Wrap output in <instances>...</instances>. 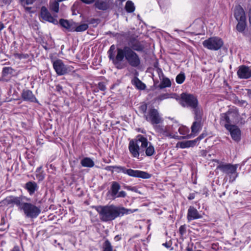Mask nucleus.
Returning a JSON list of instances; mask_svg holds the SVG:
<instances>
[{"label":"nucleus","instance_id":"nucleus-33","mask_svg":"<svg viewBox=\"0 0 251 251\" xmlns=\"http://www.w3.org/2000/svg\"><path fill=\"white\" fill-rule=\"evenodd\" d=\"M237 21L238 22V23L236 26L237 30L239 32L243 31L246 25V20H242Z\"/></svg>","mask_w":251,"mask_h":251},{"label":"nucleus","instance_id":"nucleus-26","mask_svg":"<svg viewBox=\"0 0 251 251\" xmlns=\"http://www.w3.org/2000/svg\"><path fill=\"white\" fill-rule=\"evenodd\" d=\"M232 123H233L232 120L230 119L226 112L222 113L221 115L220 123L221 124L223 125L225 127L226 124L227 125H233L231 124Z\"/></svg>","mask_w":251,"mask_h":251},{"label":"nucleus","instance_id":"nucleus-42","mask_svg":"<svg viewBox=\"0 0 251 251\" xmlns=\"http://www.w3.org/2000/svg\"><path fill=\"white\" fill-rule=\"evenodd\" d=\"M126 168L121 166H114V171H115L117 173H123L125 174Z\"/></svg>","mask_w":251,"mask_h":251},{"label":"nucleus","instance_id":"nucleus-3","mask_svg":"<svg viewBox=\"0 0 251 251\" xmlns=\"http://www.w3.org/2000/svg\"><path fill=\"white\" fill-rule=\"evenodd\" d=\"M124 57L128 63H140L139 56L130 47H125L123 49L119 48L117 49L116 60L122 61Z\"/></svg>","mask_w":251,"mask_h":251},{"label":"nucleus","instance_id":"nucleus-17","mask_svg":"<svg viewBox=\"0 0 251 251\" xmlns=\"http://www.w3.org/2000/svg\"><path fill=\"white\" fill-rule=\"evenodd\" d=\"M21 97L24 101L39 103L36 97L30 90L24 89L21 93Z\"/></svg>","mask_w":251,"mask_h":251},{"label":"nucleus","instance_id":"nucleus-61","mask_svg":"<svg viewBox=\"0 0 251 251\" xmlns=\"http://www.w3.org/2000/svg\"><path fill=\"white\" fill-rule=\"evenodd\" d=\"M5 27L4 24L0 22V32Z\"/></svg>","mask_w":251,"mask_h":251},{"label":"nucleus","instance_id":"nucleus-46","mask_svg":"<svg viewBox=\"0 0 251 251\" xmlns=\"http://www.w3.org/2000/svg\"><path fill=\"white\" fill-rule=\"evenodd\" d=\"M186 232V227L185 225L181 226L179 228V232L180 234L182 236Z\"/></svg>","mask_w":251,"mask_h":251},{"label":"nucleus","instance_id":"nucleus-20","mask_svg":"<svg viewBox=\"0 0 251 251\" xmlns=\"http://www.w3.org/2000/svg\"><path fill=\"white\" fill-rule=\"evenodd\" d=\"M202 218V216L197 209L193 206H189L187 214V219L188 222Z\"/></svg>","mask_w":251,"mask_h":251},{"label":"nucleus","instance_id":"nucleus-15","mask_svg":"<svg viewBox=\"0 0 251 251\" xmlns=\"http://www.w3.org/2000/svg\"><path fill=\"white\" fill-rule=\"evenodd\" d=\"M125 174L130 176L141 178L143 179H149L151 177V175L148 173L140 170H135L131 169H126Z\"/></svg>","mask_w":251,"mask_h":251},{"label":"nucleus","instance_id":"nucleus-38","mask_svg":"<svg viewBox=\"0 0 251 251\" xmlns=\"http://www.w3.org/2000/svg\"><path fill=\"white\" fill-rule=\"evenodd\" d=\"M185 79V74L183 72H180L176 78V80L177 83L178 84H182Z\"/></svg>","mask_w":251,"mask_h":251},{"label":"nucleus","instance_id":"nucleus-8","mask_svg":"<svg viewBox=\"0 0 251 251\" xmlns=\"http://www.w3.org/2000/svg\"><path fill=\"white\" fill-rule=\"evenodd\" d=\"M144 119L152 126L154 124H162L164 121L158 110L154 107L149 108L148 113L145 115Z\"/></svg>","mask_w":251,"mask_h":251},{"label":"nucleus","instance_id":"nucleus-60","mask_svg":"<svg viewBox=\"0 0 251 251\" xmlns=\"http://www.w3.org/2000/svg\"><path fill=\"white\" fill-rule=\"evenodd\" d=\"M121 239V237L119 235H117L114 237V240L116 241H118L120 240Z\"/></svg>","mask_w":251,"mask_h":251},{"label":"nucleus","instance_id":"nucleus-45","mask_svg":"<svg viewBox=\"0 0 251 251\" xmlns=\"http://www.w3.org/2000/svg\"><path fill=\"white\" fill-rule=\"evenodd\" d=\"M69 22V21L67 20L61 19L59 21V23L62 26L66 28L68 26Z\"/></svg>","mask_w":251,"mask_h":251},{"label":"nucleus","instance_id":"nucleus-32","mask_svg":"<svg viewBox=\"0 0 251 251\" xmlns=\"http://www.w3.org/2000/svg\"><path fill=\"white\" fill-rule=\"evenodd\" d=\"M103 251H114L113 247L108 239H106L103 244Z\"/></svg>","mask_w":251,"mask_h":251},{"label":"nucleus","instance_id":"nucleus-5","mask_svg":"<svg viewBox=\"0 0 251 251\" xmlns=\"http://www.w3.org/2000/svg\"><path fill=\"white\" fill-rule=\"evenodd\" d=\"M213 161L219 163L217 166V169L220 170L223 173L226 174L229 177V181L233 182L238 176V173L237 172L238 164L233 165L230 163H220L218 160H213Z\"/></svg>","mask_w":251,"mask_h":251},{"label":"nucleus","instance_id":"nucleus-39","mask_svg":"<svg viewBox=\"0 0 251 251\" xmlns=\"http://www.w3.org/2000/svg\"><path fill=\"white\" fill-rule=\"evenodd\" d=\"M233 102L234 104L238 105L240 106H244V105H247L248 102L246 100H240L237 97L235 96L233 99Z\"/></svg>","mask_w":251,"mask_h":251},{"label":"nucleus","instance_id":"nucleus-29","mask_svg":"<svg viewBox=\"0 0 251 251\" xmlns=\"http://www.w3.org/2000/svg\"><path fill=\"white\" fill-rule=\"evenodd\" d=\"M131 48H132L131 49L135 50L142 51L143 50L144 46L142 43L138 41H135L131 42Z\"/></svg>","mask_w":251,"mask_h":251},{"label":"nucleus","instance_id":"nucleus-27","mask_svg":"<svg viewBox=\"0 0 251 251\" xmlns=\"http://www.w3.org/2000/svg\"><path fill=\"white\" fill-rule=\"evenodd\" d=\"M80 164L83 167L92 168L95 165L94 161L90 157H84L80 161Z\"/></svg>","mask_w":251,"mask_h":251},{"label":"nucleus","instance_id":"nucleus-14","mask_svg":"<svg viewBox=\"0 0 251 251\" xmlns=\"http://www.w3.org/2000/svg\"><path fill=\"white\" fill-rule=\"evenodd\" d=\"M53 66L59 75H64L74 71V67L66 64H53Z\"/></svg>","mask_w":251,"mask_h":251},{"label":"nucleus","instance_id":"nucleus-11","mask_svg":"<svg viewBox=\"0 0 251 251\" xmlns=\"http://www.w3.org/2000/svg\"><path fill=\"white\" fill-rule=\"evenodd\" d=\"M177 123H176L172 126V132L169 131V127L167 126H164L162 124H154L152 126L156 132L160 134H162L166 137H173V132H176L174 129L178 127Z\"/></svg>","mask_w":251,"mask_h":251},{"label":"nucleus","instance_id":"nucleus-10","mask_svg":"<svg viewBox=\"0 0 251 251\" xmlns=\"http://www.w3.org/2000/svg\"><path fill=\"white\" fill-rule=\"evenodd\" d=\"M203 46L209 50H217L223 45V40L217 37H211L203 42Z\"/></svg>","mask_w":251,"mask_h":251},{"label":"nucleus","instance_id":"nucleus-41","mask_svg":"<svg viewBox=\"0 0 251 251\" xmlns=\"http://www.w3.org/2000/svg\"><path fill=\"white\" fill-rule=\"evenodd\" d=\"M178 131L180 134L187 135V133L189 132V129L186 127L182 126L178 128Z\"/></svg>","mask_w":251,"mask_h":251},{"label":"nucleus","instance_id":"nucleus-13","mask_svg":"<svg viewBox=\"0 0 251 251\" xmlns=\"http://www.w3.org/2000/svg\"><path fill=\"white\" fill-rule=\"evenodd\" d=\"M226 128L230 132L232 139L235 142H238L241 139V131L240 129L235 125H227L226 124Z\"/></svg>","mask_w":251,"mask_h":251},{"label":"nucleus","instance_id":"nucleus-47","mask_svg":"<svg viewBox=\"0 0 251 251\" xmlns=\"http://www.w3.org/2000/svg\"><path fill=\"white\" fill-rule=\"evenodd\" d=\"M98 87L100 91H104L106 90V86L103 82H99L98 84Z\"/></svg>","mask_w":251,"mask_h":251},{"label":"nucleus","instance_id":"nucleus-9","mask_svg":"<svg viewBox=\"0 0 251 251\" xmlns=\"http://www.w3.org/2000/svg\"><path fill=\"white\" fill-rule=\"evenodd\" d=\"M121 189L120 184L117 181L111 182V185L110 190L107 193V196L109 197V199L115 200L119 198H125L126 193L124 191H119Z\"/></svg>","mask_w":251,"mask_h":251},{"label":"nucleus","instance_id":"nucleus-51","mask_svg":"<svg viewBox=\"0 0 251 251\" xmlns=\"http://www.w3.org/2000/svg\"><path fill=\"white\" fill-rule=\"evenodd\" d=\"M114 166H108L105 168V169L108 171L113 172L114 171Z\"/></svg>","mask_w":251,"mask_h":251},{"label":"nucleus","instance_id":"nucleus-55","mask_svg":"<svg viewBox=\"0 0 251 251\" xmlns=\"http://www.w3.org/2000/svg\"><path fill=\"white\" fill-rule=\"evenodd\" d=\"M167 97H166V95H161L159 96H158L157 98L158 100H162L165 99H166Z\"/></svg>","mask_w":251,"mask_h":251},{"label":"nucleus","instance_id":"nucleus-59","mask_svg":"<svg viewBox=\"0 0 251 251\" xmlns=\"http://www.w3.org/2000/svg\"><path fill=\"white\" fill-rule=\"evenodd\" d=\"M11 251H20V250L19 247L17 246H16L13 248Z\"/></svg>","mask_w":251,"mask_h":251},{"label":"nucleus","instance_id":"nucleus-18","mask_svg":"<svg viewBox=\"0 0 251 251\" xmlns=\"http://www.w3.org/2000/svg\"><path fill=\"white\" fill-rule=\"evenodd\" d=\"M40 17L41 18L46 21L51 23L53 24H56L57 21L53 18L48 9L45 6H42L40 10Z\"/></svg>","mask_w":251,"mask_h":251},{"label":"nucleus","instance_id":"nucleus-37","mask_svg":"<svg viewBox=\"0 0 251 251\" xmlns=\"http://www.w3.org/2000/svg\"><path fill=\"white\" fill-rule=\"evenodd\" d=\"M116 47L115 45H112L108 51V56L110 60L114 61L115 59V51Z\"/></svg>","mask_w":251,"mask_h":251},{"label":"nucleus","instance_id":"nucleus-44","mask_svg":"<svg viewBox=\"0 0 251 251\" xmlns=\"http://www.w3.org/2000/svg\"><path fill=\"white\" fill-rule=\"evenodd\" d=\"M75 23L73 22H69L68 26L67 27L66 29L70 31H75Z\"/></svg>","mask_w":251,"mask_h":251},{"label":"nucleus","instance_id":"nucleus-30","mask_svg":"<svg viewBox=\"0 0 251 251\" xmlns=\"http://www.w3.org/2000/svg\"><path fill=\"white\" fill-rule=\"evenodd\" d=\"M132 83L139 89L144 90L146 88V85L137 77L132 80Z\"/></svg>","mask_w":251,"mask_h":251},{"label":"nucleus","instance_id":"nucleus-6","mask_svg":"<svg viewBox=\"0 0 251 251\" xmlns=\"http://www.w3.org/2000/svg\"><path fill=\"white\" fill-rule=\"evenodd\" d=\"M25 201H31V199L24 195L15 196L11 195L6 197L3 201L5 205L11 207L16 206L18 209L20 211L21 207Z\"/></svg>","mask_w":251,"mask_h":251},{"label":"nucleus","instance_id":"nucleus-64","mask_svg":"<svg viewBox=\"0 0 251 251\" xmlns=\"http://www.w3.org/2000/svg\"><path fill=\"white\" fill-rule=\"evenodd\" d=\"M186 250L187 251H193L192 248H190L189 247H187V248L186 249Z\"/></svg>","mask_w":251,"mask_h":251},{"label":"nucleus","instance_id":"nucleus-49","mask_svg":"<svg viewBox=\"0 0 251 251\" xmlns=\"http://www.w3.org/2000/svg\"><path fill=\"white\" fill-rule=\"evenodd\" d=\"M36 176L39 181H42L45 178V175L43 172L36 173Z\"/></svg>","mask_w":251,"mask_h":251},{"label":"nucleus","instance_id":"nucleus-63","mask_svg":"<svg viewBox=\"0 0 251 251\" xmlns=\"http://www.w3.org/2000/svg\"><path fill=\"white\" fill-rule=\"evenodd\" d=\"M62 89V87L61 85H58L57 86H56V90L58 91H60Z\"/></svg>","mask_w":251,"mask_h":251},{"label":"nucleus","instance_id":"nucleus-1","mask_svg":"<svg viewBox=\"0 0 251 251\" xmlns=\"http://www.w3.org/2000/svg\"><path fill=\"white\" fill-rule=\"evenodd\" d=\"M93 207L97 211L100 219L103 222H109L118 217L130 214L137 211V209H127L123 206H116L114 204L97 205L94 206Z\"/></svg>","mask_w":251,"mask_h":251},{"label":"nucleus","instance_id":"nucleus-56","mask_svg":"<svg viewBox=\"0 0 251 251\" xmlns=\"http://www.w3.org/2000/svg\"><path fill=\"white\" fill-rule=\"evenodd\" d=\"M42 168V166H40V167H38L36 170V174L43 172V171H41Z\"/></svg>","mask_w":251,"mask_h":251},{"label":"nucleus","instance_id":"nucleus-12","mask_svg":"<svg viewBox=\"0 0 251 251\" xmlns=\"http://www.w3.org/2000/svg\"><path fill=\"white\" fill-rule=\"evenodd\" d=\"M202 115V111H201L199 109L196 110V113L194 114L195 121L193 123L191 127L192 133L195 134L201 129L202 126L201 123Z\"/></svg>","mask_w":251,"mask_h":251},{"label":"nucleus","instance_id":"nucleus-53","mask_svg":"<svg viewBox=\"0 0 251 251\" xmlns=\"http://www.w3.org/2000/svg\"><path fill=\"white\" fill-rule=\"evenodd\" d=\"M195 198V193H190L189 194V196L188 197V199L189 200H192L194 199Z\"/></svg>","mask_w":251,"mask_h":251},{"label":"nucleus","instance_id":"nucleus-58","mask_svg":"<svg viewBox=\"0 0 251 251\" xmlns=\"http://www.w3.org/2000/svg\"><path fill=\"white\" fill-rule=\"evenodd\" d=\"M204 134H201L196 140L197 141L198 140H201L202 139H203L204 138Z\"/></svg>","mask_w":251,"mask_h":251},{"label":"nucleus","instance_id":"nucleus-40","mask_svg":"<svg viewBox=\"0 0 251 251\" xmlns=\"http://www.w3.org/2000/svg\"><path fill=\"white\" fill-rule=\"evenodd\" d=\"M147 104L146 103L142 104L139 107V110L140 113L143 114V117L148 113Z\"/></svg>","mask_w":251,"mask_h":251},{"label":"nucleus","instance_id":"nucleus-57","mask_svg":"<svg viewBox=\"0 0 251 251\" xmlns=\"http://www.w3.org/2000/svg\"><path fill=\"white\" fill-rule=\"evenodd\" d=\"M201 154L202 156L206 157L207 155V152L206 151L202 150L201 151Z\"/></svg>","mask_w":251,"mask_h":251},{"label":"nucleus","instance_id":"nucleus-21","mask_svg":"<svg viewBox=\"0 0 251 251\" xmlns=\"http://www.w3.org/2000/svg\"><path fill=\"white\" fill-rule=\"evenodd\" d=\"M94 2L95 8L102 11L107 10L110 6L109 0H95Z\"/></svg>","mask_w":251,"mask_h":251},{"label":"nucleus","instance_id":"nucleus-62","mask_svg":"<svg viewBox=\"0 0 251 251\" xmlns=\"http://www.w3.org/2000/svg\"><path fill=\"white\" fill-rule=\"evenodd\" d=\"M163 246H165L167 248H169L170 247V246H171V245L169 243H168L167 242L163 243Z\"/></svg>","mask_w":251,"mask_h":251},{"label":"nucleus","instance_id":"nucleus-34","mask_svg":"<svg viewBox=\"0 0 251 251\" xmlns=\"http://www.w3.org/2000/svg\"><path fill=\"white\" fill-rule=\"evenodd\" d=\"M125 9L128 13H132L135 10L134 3L131 1H127L126 2Z\"/></svg>","mask_w":251,"mask_h":251},{"label":"nucleus","instance_id":"nucleus-52","mask_svg":"<svg viewBox=\"0 0 251 251\" xmlns=\"http://www.w3.org/2000/svg\"><path fill=\"white\" fill-rule=\"evenodd\" d=\"M1 2L5 5H9L12 1V0H0Z\"/></svg>","mask_w":251,"mask_h":251},{"label":"nucleus","instance_id":"nucleus-36","mask_svg":"<svg viewBox=\"0 0 251 251\" xmlns=\"http://www.w3.org/2000/svg\"><path fill=\"white\" fill-rule=\"evenodd\" d=\"M196 140L187 141L185 142L182 143L181 144V147L182 148H185L193 147L196 145Z\"/></svg>","mask_w":251,"mask_h":251},{"label":"nucleus","instance_id":"nucleus-43","mask_svg":"<svg viewBox=\"0 0 251 251\" xmlns=\"http://www.w3.org/2000/svg\"><path fill=\"white\" fill-rule=\"evenodd\" d=\"M23 6L32 4L36 0H19Z\"/></svg>","mask_w":251,"mask_h":251},{"label":"nucleus","instance_id":"nucleus-28","mask_svg":"<svg viewBox=\"0 0 251 251\" xmlns=\"http://www.w3.org/2000/svg\"><path fill=\"white\" fill-rule=\"evenodd\" d=\"M160 83H158L156 86L160 89H162L166 87H170L171 86V82L170 80L166 77H164L163 79L160 80Z\"/></svg>","mask_w":251,"mask_h":251},{"label":"nucleus","instance_id":"nucleus-23","mask_svg":"<svg viewBox=\"0 0 251 251\" xmlns=\"http://www.w3.org/2000/svg\"><path fill=\"white\" fill-rule=\"evenodd\" d=\"M234 17L237 21L246 20L244 10L240 5L235 6L234 9Z\"/></svg>","mask_w":251,"mask_h":251},{"label":"nucleus","instance_id":"nucleus-22","mask_svg":"<svg viewBox=\"0 0 251 251\" xmlns=\"http://www.w3.org/2000/svg\"><path fill=\"white\" fill-rule=\"evenodd\" d=\"M24 188L27 190L30 195H32L38 189V186L36 182L29 181L26 182Z\"/></svg>","mask_w":251,"mask_h":251},{"label":"nucleus","instance_id":"nucleus-2","mask_svg":"<svg viewBox=\"0 0 251 251\" xmlns=\"http://www.w3.org/2000/svg\"><path fill=\"white\" fill-rule=\"evenodd\" d=\"M128 150L133 157L139 158L140 154L151 156L155 153V149L152 144L148 141L146 137L139 134L136 138L130 141Z\"/></svg>","mask_w":251,"mask_h":251},{"label":"nucleus","instance_id":"nucleus-48","mask_svg":"<svg viewBox=\"0 0 251 251\" xmlns=\"http://www.w3.org/2000/svg\"><path fill=\"white\" fill-rule=\"evenodd\" d=\"M125 189L134 192L139 193L138 189L136 187H132L131 186H126L125 187Z\"/></svg>","mask_w":251,"mask_h":251},{"label":"nucleus","instance_id":"nucleus-4","mask_svg":"<svg viewBox=\"0 0 251 251\" xmlns=\"http://www.w3.org/2000/svg\"><path fill=\"white\" fill-rule=\"evenodd\" d=\"M25 218L34 219L38 217L41 212V207L30 202V201H25L20 211Z\"/></svg>","mask_w":251,"mask_h":251},{"label":"nucleus","instance_id":"nucleus-7","mask_svg":"<svg viewBox=\"0 0 251 251\" xmlns=\"http://www.w3.org/2000/svg\"><path fill=\"white\" fill-rule=\"evenodd\" d=\"M181 103L184 107L187 106L192 108L194 114L197 109L202 111V109L198 106V100L193 95L182 93L181 96Z\"/></svg>","mask_w":251,"mask_h":251},{"label":"nucleus","instance_id":"nucleus-25","mask_svg":"<svg viewBox=\"0 0 251 251\" xmlns=\"http://www.w3.org/2000/svg\"><path fill=\"white\" fill-rule=\"evenodd\" d=\"M16 74V70L11 67H4L2 71V78L6 77H10L11 76L14 75Z\"/></svg>","mask_w":251,"mask_h":251},{"label":"nucleus","instance_id":"nucleus-54","mask_svg":"<svg viewBox=\"0 0 251 251\" xmlns=\"http://www.w3.org/2000/svg\"><path fill=\"white\" fill-rule=\"evenodd\" d=\"M245 91H246L247 92L246 94H247V96L249 98H251V89H245Z\"/></svg>","mask_w":251,"mask_h":251},{"label":"nucleus","instance_id":"nucleus-50","mask_svg":"<svg viewBox=\"0 0 251 251\" xmlns=\"http://www.w3.org/2000/svg\"><path fill=\"white\" fill-rule=\"evenodd\" d=\"M16 58H19L21 60L22 59H25L28 57V55L27 54H16L15 55Z\"/></svg>","mask_w":251,"mask_h":251},{"label":"nucleus","instance_id":"nucleus-19","mask_svg":"<svg viewBox=\"0 0 251 251\" xmlns=\"http://www.w3.org/2000/svg\"><path fill=\"white\" fill-rule=\"evenodd\" d=\"M237 75L240 78L248 79L251 77V68L245 65L239 67Z\"/></svg>","mask_w":251,"mask_h":251},{"label":"nucleus","instance_id":"nucleus-35","mask_svg":"<svg viewBox=\"0 0 251 251\" xmlns=\"http://www.w3.org/2000/svg\"><path fill=\"white\" fill-rule=\"evenodd\" d=\"M88 28V25L87 24H82L79 25H76L75 24V31L76 32H83L86 30Z\"/></svg>","mask_w":251,"mask_h":251},{"label":"nucleus","instance_id":"nucleus-31","mask_svg":"<svg viewBox=\"0 0 251 251\" xmlns=\"http://www.w3.org/2000/svg\"><path fill=\"white\" fill-rule=\"evenodd\" d=\"M57 0L50 2V9L55 13H58L59 11V4Z\"/></svg>","mask_w":251,"mask_h":251},{"label":"nucleus","instance_id":"nucleus-24","mask_svg":"<svg viewBox=\"0 0 251 251\" xmlns=\"http://www.w3.org/2000/svg\"><path fill=\"white\" fill-rule=\"evenodd\" d=\"M226 113L229 116L230 119L232 120L233 123H236L239 116L238 109L237 108H231L229 109Z\"/></svg>","mask_w":251,"mask_h":251},{"label":"nucleus","instance_id":"nucleus-16","mask_svg":"<svg viewBox=\"0 0 251 251\" xmlns=\"http://www.w3.org/2000/svg\"><path fill=\"white\" fill-rule=\"evenodd\" d=\"M152 75L154 86H157L160 80L165 77L162 69L158 67V64H154Z\"/></svg>","mask_w":251,"mask_h":251}]
</instances>
